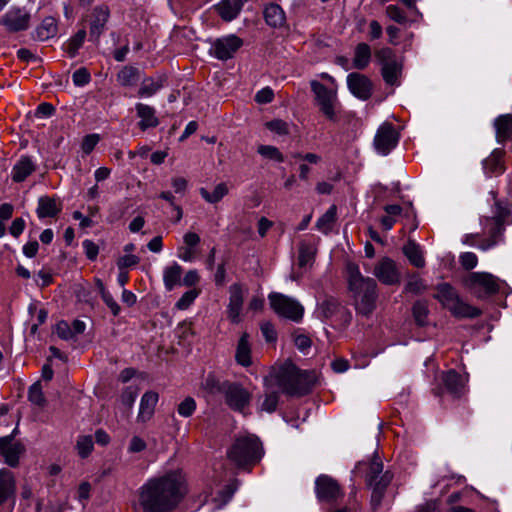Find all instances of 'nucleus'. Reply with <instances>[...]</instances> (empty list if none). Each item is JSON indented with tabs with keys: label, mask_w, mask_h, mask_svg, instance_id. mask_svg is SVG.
I'll return each mask as SVG.
<instances>
[{
	"label": "nucleus",
	"mask_w": 512,
	"mask_h": 512,
	"mask_svg": "<svg viewBox=\"0 0 512 512\" xmlns=\"http://www.w3.org/2000/svg\"><path fill=\"white\" fill-rule=\"evenodd\" d=\"M502 151L495 150L493 153L483 161L484 168L489 173H499L502 171L501 165Z\"/></svg>",
	"instance_id": "nucleus-46"
},
{
	"label": "nucleus",
	"mask_w": 512,
	"mask_h": 512,
	"mask_svg": "<svg viewBox=\"0 0 512 512\" xmlns=\"http://www.w3.org/2000/svg\"><path fill=\"white\" fill-rule=\"evenodd\" d=\"M257 152L261 156H263V157H265L267 159L274 160V161L279 162V163L284 161L283 154L275 146L259 145L258 149H257Z\"/></svg>",
	"instance_id": "nucleus-49"
},
{
	"label": "nucleus",
	"mask_w": 512,
	"mask_h": 512,
	"mask_svg": "<svg viewBox=\"0 0 512 512\" xmlns=\"http://www.w3.org/2000/svg\"><path fill=\"white\" fill-rule=\"evenodd\" d=\"M477 257L474 253L466 252L460 256V263L466 270H471L477 265Z\"/></svg>",
	"instance_id": "nucleus-62"
},
{
	"label": "nucleus",
	"mask_w": 512,
	"mask_h": 512,
	"mask_svg": "<svg viewBox=\"0 0 512 512\" xmlns=\"http://www.w3.org/2000/svg\"><path fill=\"white\" fill-rule=\"evenodd\" d=\"M399 141V134L391 123H383L374 137V147L382 155H387Z\"/></svg>",
	"instance_id": "nucleus-12"
},
{
	"label": "nucleus",
	"mask_w": 512,
	"mask_h": 512,
	"mask_svg": "<svg viewBox=\"0 0 512 512\" xmlns=\"http://www.w3.org/2000/svg\"><path fill=\"white\" fill-rule=\"evenodd\" d=\"M266 127L270 131L275 132L279 135H287L289 133L288 124L281 119H275L267 122Z\"/></svg>",
	"instance_id": "nucleus-56"
},
{
	"label": "nucleus",
	"mask_w": 512,
	"mask_h": 512,
	"mask_svg": "<svg viewBox=\"0 0 512 512\" xmlns=\"http://www.w3.org/2000/svg\"><path fill=\"white\" fill-rule=\"evenodd\" d=\"M36 38L44 41L52 38L57 33V21L54 17H46L35 30Z\"/></svg>",
	"instance_id": "nucleus-38"
},
{
	"label": "nucleus",
	"mask_w": 512,
	"mask_h": 512,
	"mask_svg": "<svg viewBox=\"0 0 512 512\" xmlns=\"http://www.w3.org/2000/svg\"><path fill=\"white\" fill-rule=\"evenodd\" d=\"M165 77L159 76L157 79L145 77L142 80L141 87L138 90V96L151 97L164 86Z\"/></svg>",
	"instance_id": "nucleus-37"
},
{
	"label": "nucleus",
	"mask_w": 512,
	"mask_h": 512,
	"mask_svg": "<svg viewBox=\"0 0 512 512\" xmlns=\"http://www.w3.org/2000/svg\"><path fill=\"white\" fill-rule=\"evenodd\" d=\"M346 271L348 287L355 300L356 311L363 316H370L376 308L378 298L376 281L363 276L356 263L348 262Z\"/></svg>",
	"instance_id": "nucleus-2"
},
{
	"label": "nucleus",
	"mask_w": 512,
	"mask_h": 512,
	"mask_svg": "<svg viewBox=\"0 0 512 512\" xmlns=\"http://www.w3.org/2000/svg\"><path fill=\"white\" fill-rule=\"evenodd\" d=\"M72 79L76 86H84L90 82L91 75L87 68L81 67L73 73Z\"/></svg>",
	"instance_id": "nucleus-55"
},
{
	"label": "nucleus",
	"mask_w": 512,
	"mask_h": 512,
	"mask_svg": "<svg viewBox=\"0 0 512 512\" xmlns=\"http://www.w3.org/2000/svg\"><path fill=\"white\" fill-rule=\"evenodd\" d=\"M197 295L198 293L196 290L186 291L177 301L176 307L181 310L187 309L194 302Z\"/></svg>",
	"instance_id": "nucleus-57"
},
{
	"label": "nucleus",
	"mask_w": 512,
	"mask_h": 512,
	"mask_svg": "<svg viewBox=\"0 0 512 512\" xmlns=\"http://www.w3.org/2000/svg\"><path fill=\"white\" fill-rule=\"evenodd\" d=\"M138 396V388L135 386H128L126 387L120 396V401L122 405L127 409L130 410Z\"/></svg>",
	"instance_id": "nucleus-52"
},
{
	"label": "nucleus",
	"mask_w": 512,
	"mask_h": 512,
	"mask_svg": "<svg viewBox=\"0 0 512 512\" xmlns=\"http://www.w3.org/2000/svg\"><path fill=\"white\" fill-rule=\"evenodd\" d=\"M383 463L378 456H374L370 462L368 472L366 474V482L379 479L383 474Z\"/></svg>",
	"instance_id": "nucleus-51"
},
{
	"label": "nucleus",
	"mask_w": 512,
	"mask_h": 512,
	"mask_svg": "<svg viewBox=\"0 0 512 512\" xmlns=\"http://www.w3.org/2000/svg\"><path fill=\"white\" fill-rule=\"evenodd\" d=\"M28 399L32 404L40 408H44L46 406L47 401L42 391L40 381H37L32 386H30L28 391Z\"/></svg>",
	"instance_id": "nucleus-45"
},
{
	"label": "nucleus",
	"mask_w": 512,
	"mask_h": 512,
	"mask_svg": "<svg viewBox=\"0 0 512 512\" xmlns=\"http://www.w3.org/2000/svg\"><path fill=\"white\" fill-rule=\"evenodd\" d=\"M463 285L478 299L489 298L500 290L499 279L487 272L469 273L464 278Z\"/></svg>",
	"instance_id": "nucleus-7"
},
{
	"label": "nucleus",
	"mask_w": 512,
	"mask_h": 512,
	"mask_svg": "<svg viewBox=\"0 0 512 512\" xmlns=\"http://www.w3.org/2000/svg\"><path fill=\"white\" fill-rule=\"evenodd\" d=\"M350 92L361 100H368L372 95L373 84L364 74L352 72L347 76Z\"/></svg>",
	"instance_id": "nucleus-18"
},
{
	"label": "nucleus",
	"mask_w": 512,
	"mask_h": 512,
	"mask_svg": "<svg viewBox=\"0 0 512 512\" xmlns=\"http://www.w3.org/2000/svg\"><path fill=\"white\" fill-rule=\"evenodd\" d=\"M393 479V474L390 471H385L379 479L366 482L371 488V499L370 505L372 512H377L381 507L382 500L385 496L387 487L390 485Z\"/></svg>",
	"instance_id": "nucleus-17"
},
{
	"label": "nucleus",
	"mask_w": 512,
	"mask_h": 512,
	"mask_svg": "<svg viewBox=\"0 0 512 512\" xmlns=\"http://www.w3.org/2000/svg\"><path fill=\"white\" fill-rule=\"evenodd\" d=\"M83 248L85 250L86 257L89 260L94 261L97 258L99 248L92 240H85L83 242Z\"/></svg>",
	"instance_id": "nucleus-64"
},
{
	"label": "nucleus",
	"mask_w": 512,
	"mask_h": 512,
	"mask_svg": "<svg viewBox=\"0 0 512 512\" xmlns=\"http://www.w3.org/2000/svg\"><path fill=\"white\" fill-rule=\"evenodd\" d=\"M412 315L418 326H426L428 324L429 309L427 301L418 300L413 304Z\"/></svg>",
	"instance_id": "nucleus-42"
},
{
	"label": "nucleus",
	"mask_w": 512,
	"mask_h": 512,
	"mask_svg": "<svg viewBox=\"0 0 512 512\" xmlns=\"http://www.w3.org/2000/svg\"><path fill=\"white\" fill-rule=\"evenodd\" d=\"M56 333L63 340H68L73 337V333H72V329H71L70 325L64 320L59 321L57 323Z\"/></svg>",
	"instance_id": "nucleus-60"
},
{
	"label": "nucleus",
	"mask_w": 512,
	"mask_h": 512,
	"mask_svg": "<svg viewBox=\"0 0 512 512\" xmlns=\"http://www.w3.org/2000/svg\"><path fill=\"white\" fill-rule=\"evenodd\" d=\"M386 15L391 20L397 22L398 24H404L407 22V17L404 11L398 7L397 5H389L386 7Z\"/></svg>",
	"instance_id": "nucleus-54"
},
{
	"label": "nucleus",
	"mask_w": 512,
	"mask_h": 512,
	"mask_svg": "<svg viewBox=\"0 0 512 512\" xmlns=\"http://www.w3.org/2000/svg\"><path fill=\"white\" fill-rule=\"evenodd\" d=\"M94 442L93 437L91 435H80L76 441V450L78 455L85 459L87 458L93 451Z\"/></svg>",
	"instance_id": "nucleus-43"
},
{
	"label": "nucleus",
	"mask_w": 512,
	"mask_h": 512,
	"mask_svg": "<svg viewBox=\"0 0 512 512\" xmlns=\"http://www.w3.org/2000/svg\"><path fill=\"white\" fill-rule=\"evenodd\" d=\"M337 208L332 205L316 222V228L324 234H328L336 221Z\"/></svg>",
	"instance_id": "nucleus-40"
},
{
	"label": "nucleus",
	"mask_w": 512,
	"mask_h": 512,
	"mask_svg": "<svg viewBox=\"0 0 512 512\" xmlns=\"http://www.w3.org/2000/svg\"><path fill=\"white\" fill-rule=\"evenodd\" d=\"M277 385L289 396H304L314 384V374L298 369L292 362L283 364L275 374Z\"/></svg>",
	"instance_id": "nucleus-3"
},
{
	"label": "nucleus",
	"mask_w": 512,
	"mask_h": 512,
	"mask_svg": "<svg viewBox=\"0 0 512 512\" xmlns=\"http://www.w3.org/2000/svg\"><path fill=\"white\" fill-rule=\"evenodd\" d=\"M451 314L456 318H477L481 315V310L477 307L463 302L460 298L449 309Z\"/></svg>",
	"instance_id": "nucleus-33"
},
{
	"label": "nucleus",
	"mask_w": 512,
	"mask_h": 512,
	"mask_svg": "<svg viewBox=\"0 0 512 512\" xmlns=\"http://www.w3.org/2000/svg\"><path fill=\"white\" fill-rule=\"evenodd\" d=\"M243 40L234 35L216 39L212 44V54L219 60H228L242 47Z\"/></svg>",
	"instance_id": "nucleus-14"
},
{
	"label": "nucleus",
	"mask_w": 512,
	"mask_h": 512,
	"mask_svg": "<svg viewBox=\"0 0 512 512\" xmlns=\"http://www.w3.org/2000/svg\"><path fill=\"white\" fill-rule=\"evenodd\" d=\"M158 399L159 395L154 391H147L143 394L137 415L138 422L146 423L152 419Z\"/></svg>",
	"instance_id": "nucleus-24"
},
{
	"label": "nucleus",
	"mask_w": 512,
	"mask_h": 512,
	"mask_svg": "<svg viewBox=\"0 0 512 512\" xmlns=\"http://www.w3.org/2000/svg\"><path fill=\"white\" fill-rule=\"evenodd\" d=\"M223 395L226 405L236 412H243L252 400V394L241 383L228 380Z\"/></svg>",
	"instance_id": "nucleus-10"
},
{
	"label": "nucleus",
	"mask_w": 512,
	"mask_h": 512,
	"mask_svg": "<svg viewBox=\"0 0 512 512\" xmlns=\"http://www.w3.org/2000/svg\"><path fill=\"white\" fill-rule=\"evenodd\" d=\"M374 275L385 285H394L400 282V274L395 262L389 258H382L374 267Z\"/></svg>",
	"instance_id": "nucleus-20"
},
{
	"label": "nucleus",
	"mask_w": 512,
	"mask_h": 512,
	"mask_svg": "<svg viewBox=\"0 0 512 512\" xmlns=\"http://www.w3.org/2000/svg\"><path fill=\"white\" fill-rule=\"evenodd\" d=\"M274 98L273 90L269 87H265L257 92L255 95V101L259 104H267L272 102Z\"/></svg>",
	"instance_id": "nucleus-61"
},
{
	"label": "nucleus",
	"mask_w": 512,
	"mask_h": 512,
	"mask_svg": "<svg viewBox=\"0 0 512 512\" xmlns=\"http://www.w3.org/2000/svg\"><path fill=\"white\" fill-rule=\"evenodd\" d=\"M316 255V248L308 243L302 242L299 246L298 264L300 267L313 262Z\"/></svg>",
	"instance_id": "nucleus-44"
},
{
	"label": "nucleus",
	"mask_w": 512,
	"mask_h": 512,
	"mask_svg": "<svg viewBox=\"0 0 512 512\" xmlns=\"http://www.w3.org/2000/svg\"><path fill=\"white\" fill-rule=\"evenodd\" d=\"M30 19V13L24 8L12 7L1 17L0 24L3 25L8 32L16 33L27 30L30 26Z\"/></svg>",
	"instance_id": "nucleus-13"
},
{
	"label": "nucleus",
	"mask_w": 512,
	"mask_h": 512,
	"mask_svg": "<svg viewBox=\"0 0 512 512\" xmlns=\"http://www.w3.org/2000/svg\"><path fill=\"white\" fill-rule=\"evenodd\" d=\"M226 381L221 382L214 374H208L204 380L203 387L211 394L224 393Z\"/></svg>",
	"instance_id": "nucleus-47"
},
{
	"label": "nucleus",
	"mask_w": 512,
	"mask_h": 512,
	"mask_svg": "<svg viewBox=\"0 0 512 512\" xmlns=\"http://www.w3.org/2000/svg\"><path fill=\"white\" fill-rule=\"evenodd\" d=\"M98 142H99V136L97 134H89V135L85 136L83 139V142H82V146H81L82 151L85 154H90Z\"/></svg>",
	"instance_id": "nucleus-59"
},
{
	"label": "nucleus",
	"mask_w": 512,
	"mask_h": 512,
	"mask_svg": "<svg viewBox=\"0 0 512 512\" xmlns=\"http://www.w3.org/2000/svg\"><path fill=\"white\" fill-rule=\"evenodd\" d=\"M250 354H251V350H250V345L248 342V334L243 333L238 341V344H237L236 355H235L237 363L243 367L250 366L251 365Z\"/></svg>",
	"instance_id": "nucleus-36"
},
{
	"label": "nucleus",
	"mask_w": 512,
	"mask_h": 512,
	"mask_svg": "<svg viewBox=\"0 0 512 512\" xmlns=\"http://www.w3.org/2000/svg\"><path fill=\"white\" fill-rule=\"evenodd\" d=\"M24 452V445L20 441H16L13 434L0 437V455L10 467L19 465V458Z\"/></svg>",
	"instance_id": "nucleus-15"
},
{
	"label": "nucleus",
	"mask_w": 512,
	"mask_h": 512,
	"mask_svg": "<svg viewBox=\"0 0 512 512\" xmlns=\"http://www.w3.org/2000/svg\"><path fill=\"white\" fill-rule=\"evenodd\" d=\"M140 259L138 256L133 254H127L119 258L117 265L119 269L129 268L139 263Z\"/></svg>",
	"instance_id": "nucleus-63"
},
{
	"label": "nucleus",
	"mask_w": 512,
	"mask_h": 512,
	"mask_svg": "<svg viewBox=\"0 0 512 512\" xmlns=\"http://www.w3.org/2000/svg\"><path fill=\"white\" fill-rule=\"evenodd\" d=\"M510 213L507 206L500 201H495L493 216L486 217L483 222V230L484 233L488 234V238L473 244H477L482 250H488L495 246L502 239L505 230L504 224Z\"/></svg>",
	"instance_id": "nucleus-5"
},
{
	"label": "nucleus",
	"mask_w": 512,
	"mask_h": 512,
	"mask_svg": "<svg viewBox=\"0 0 512 512\" xmlns=\"http://www.w3.org/2000/svg\"><path fill=\"white\" fill-rule=\"evenodd\" d=\"M270 306L276 314L294 322L303 318L304 308L295 299L281 293L273 292L268 296Z\"/></svg>",
	"instance_id": "nucleus-9"
},
{
	"label": "nucleus",
	"mask_w": 512,
	"mask_h": 512,
	"mask_svg": "<svg viewBox=\"0 0 512 512\" xmlns=\"http://www.w3.org/2000/svg\"><path fill=\"white\" fill-rule=\"evenodd\" d=\"M371 48L367 43H359L354 49L353 67L358 70H364L371 60Z\"/></svg>",
	"instance_id": "nucleus-32"
},
{
	"label": "nucleus",
	"mask_w": 512,
	"mask_h": 512,
	"mask_svg": "<svg viewBox=\"0 0 512 512\" xmlns=\"http://www.w3.org/2000/svg\"><path fill=\"white\" fill-rule=\"evenodd\" d=\"M196 401L193 397L187 396L183 401H181L177 406V412L180 416L188 418L194 414L196 411Z\"/></svg>",
	"instance_id": "nucleus-50"
},
{
	"label": "nucleus",
	"mask_w": 512,
	"mask_h": 512,
	"mask_svg": "<svg viewBox=\"0 0 512 512\" xmlns=\"http://www.w3.org/2000/svg\"><path fill=\"white\" fill-rule=\"evenodd\" d=\"M316 495L320 501H334L342 496L338 482L327 475H320L315 482Z\"/></svg>",
	"instance_id": "nucleus-16"
},
{
	"label": "nucleus",
	"mask_w": 512,
	"mask_h": 512,
	"mask_svg": "<svg viewBox=\"0 0 512 512\" xmlns=\"http://www.w3.org/2000/svg\"><path fill=\"white\" fill-rule=\"evenodd\" d=\"M310 84L320 111L330 121H336L335 106L338 102L336 91L328 89L324 84L316 80L311 81Z\"/></svg>",
	"instance_id": "nucleus-11"
},
{
	"label": "nucleus",
	"mask_w": 512,
	"mask_h": 512,
	"mask_svg": "<svg viewBox=\"0 0 512 512\" xmlns=\"http://www.w3.org/2000/svg\"><path fill=\"white\" fill-rule=\"evenodd\" d=\"M279 401V396L277 392H269L265 394L264 401L261 405V411H266L268 413H272L276 411L277 405Z\"/></svg>",
	"instance_id": "nucleus-53"
},
{
	"label": "nucleus",
	"mask_w": 512,
	"mask_h": 512,
	"mask_svg": "<svg viewBox=\"0 0 512 512\" xmlns=\"http://www.w3.org/2000/svg\"><path fill=\"white\" fill-rule=\"evenodd\" d=\"M260 328L267 342H275L277 340V332L271 322L266 321L261 323Z\"/></svg>",
	"instance_id": "nucleus-58"
},
{
	"label": "nucleus",
	"mask_w": 512,
	"mask_h": 512,
	"mask_svg": "<svg viewBox=\"0 0 512 512\" xmlns=\"http://www.w3.org/2000/svg\"><path fill=\"white\" fill-rule=\"evenodd\" d=\"M135 108L137 116L141 119L138 126L142 131L159 125V120L155 115V109L153 107L143 103H137Z\"/></svg>",
	"instance_id": "nucleus-27"
},
{
	"label": "nucleus",
	"mask_w": 512,
	"mask_h": 512,
	"mask_svg": "<svg viewBox=\"0 0 512 512\" xmlns=\"http://www.w3.org/2000/svg\"><path fill=\"white\" fill-rule=\"evenodd\" d=\"M36 169L35 164L28 156H22L14 165L11 178L14 182H23Z\"/></svg>",
	"instance_id": "nucleus-30"
},
{
	"label": "nucleus",
	"mask_w": 512,
	"mask_h": 512,
	"mask_svg": "<svg viewBox=\"0 0 512 512\" xmlns=\"http://www.w3.org/2000/svg\"><path fill=\"white\" fill-rule=\"evenodd\" d=\"M493 125L498 143H505L512 139V114L498 116Z\"/></svg>",
	"instance_id": "nucleus-26"
},
{
	"label": "nucleus",
	"mask_w": 512,
	"mask_h": 512,
	"mask_svg": "<svg viewBox=\"0 0 512 512\" xmlns=\"http://www.w3.org/2000/svg\"><path fill=\"white\" fill-rule=\"evenodd\" d=\"M263 16L266 24L272 28H281L286 23L284 10L275 3H270L264 8Z\"/></svg>",
	"instance_id": "nucleus-28"
},
{
	"label": "nucleus",
	"mask_w": 512,
	"mask_h": 512,
	"mask_svg": "<svg viewBox=\"0 0 512 512\" xmlns=\"http://www.w3.org/2000/svg\"><path fill=\"white\" fill-rule=\"evenodd\" d=\"M437 293L434 298L437 299L444 308L450 309L451 306L460 298L455 288L449 283H440L436 287Z\"/></svg>",
	"instance_id": "nucleus-31"
},
{
	"label": "nucleus",
	"mask_w": 512,
	"mask_h": 512,
	"mask_svg": "<svg viewBox=\"0 0 512 512\" xmlns=\"http://www.w3.org/2000/svg\"><path fill=\"white\" fill-rule=\"evenodd\" d=\"M187 493L184 476L172 471L149 479L139 489V504L143 512H172Z\"/></svg>",
	"instance_id": "nucleus-1"
},
{
	"label": "nucleus",
	"mask_w": 512,
	"mask_h": 512,
	"mask_svg": "<svg viewBox=\"0 0 512 512\" xmlns=\"http://www.w3.org/2000/svg\"><path fill=\"white\" fill-rule=\"evenodd\" d=\"M245 1L246 0H221V2L215 6V9L224 21L229 22L239 15Z\"/></svg>",
	"instance_id": "nucleus-25"
},
{
	"label": "nucleus",
	"mask_w": 512,
	"mask_h": 512,
	"mask_svg": "<svg viewBox=\"0 0 512 512\" xmlns=\"http://www.w3.org/2000/svg\"><path fill=\"white\" fill-rule=\"evenodd\" d=\"M403 253L413 266L417 268L425 266V259L422 254V250L415 241L409 239L403 247Z\"/></svg>",
	"instance_id": "nucleus-34"
},
{
	"label": "nucleus",
	"mask_w": 512,
	"mask_h": 512,
	"mask_svg": "<svg viewBox=\"0 0 512 512\" xmlns=\"http://www.w3.org/2000/svg\"><path fill=\"white\" fill-rule=\"evenodd\" d=\"M317 311L325 320H330L337 327H347L352 320L350 311L333 296H326L318 304Z\"/></svg>",
	"instance_id": "nucleus-8"
},
{
	"label": "nucleus",
	"mask_w": 512,
	"mask_h": 512,
	"mask_svg": "<svg viewBox=\"0 0 512 512\" xmlns=\"http://www.w3.org/2000/svg\"><path fill=\"white\" fill-rule=\"evenodd\" d=\"M182 273L183 269L177 263H174L172 266L165 268L163 274V281L165 288L168 291L173 290V288L180 283Z\"/></svg>",
	"instance_id": "nucleus-39"
},
{
	"label": "nucleus",
	"mask_w": 512,
	"mask_h": 512,
	"mask_svg": "<svg viewBox=\"0 0 512 512\" xmlns=\"http://www.w3.org/2000/svg\"><path fill=\"white\" fill-rule=\"evenodd\" d=\"M377 63L381 66L384 82L390 86H399L403 71V59L398 58L389 47H383L374 53Z\"/></svg>",
	"instance_id": "nucleus-6"
},
{
	"label": "nucleus",
	"mask_w": 512,
	"mask_h": 512,
	"mask_svg": "<svg viewBox=\"0 0 512 512\" xmlns=\"http://www.w3.org/2000/svg\"><path fill=\"white\" fill-rule=\"evenodd\" d=\"M263 446L254 435L239 437L227 452L228 458L239 468L254 466L263 456Z\"/></svg>",
	"instance_id": "nucleus-4"
},
{
	"label": "nucleus",
	"mask_w": 512,
	"mask_h": 512,
	"mask_svg": "<svg viewBox=\"0 0 512 512\" xmlns=\"http://www.w3.org/2000/svg\"><path fill=\"white\" fill-rule=\"evenodd\" d=\"M229 292L230 297L227 307V316L231 322L238 323L240 321L239 315L244 302L242 285L240 283L232 284L229 288Z\"/></svg>",
	"instance_id": "nucleus-21"
},
{
	"label": "nucleus",
	"mask_w": 512,
	"mask_h": 512,
	"mask_svg": "<svg viewBox=\"0 0 512 512\" xmlns=\"http://www.w3.org/2000/svg\"><path fill=\"white\" fill-rule=\"evenodd\" d=\"M228 187L225 183H219L214 188L213 192H209L206 188H200V195L203 197L205 201L208 203H217L223 199L224 196L228 194Z\"/></svg>",
	"instance_id": "nucleus-41"
},
{
	"label": "nucleus",
	"mask_w": 512,
	"mask_h": 512,
	"mask_svg": "<svg viewBox=\"0 0 512 512\" xmlns=\"http://www.w3.org/2000/svg\"><path fill=\"white\" fill-rule=\"evenodd\" d=\"M62 211V202L56 197L47 195L38 199L36 213L39 219L55 218Z\"/></svg>",
	"instance_id": "nucleus-23"
},
{
	"label": "nucleus",
	"mask_w": 512,
	"mask_h": 512,
	"mask_svg": "<svg viewBox=\"0 0 512 512\" xmlns=\"http://www.w3.org/2000/svg\"><path fill=\"white\" fill-rule=\"evenodd\" d=\"M110 17V10L107 5H100L93 9L90 16L89 36L90 40L98 42L105 30L106 23Z\"/></svg>",
	"instance_id": "nucleus-19"
},
{
	"label": "nucleus",
	"mask_w": 512,
	"mask_h": 512,
	"mask_svg": "<svg viewBox=\"0 0 512 512\" xmlns=\"http://www.w3.org/2000/svg\"><path fill=\"white\" fill-rule=\"evenodd\" d=\"M442 383L444 384L448 393L454 397H460L463 393L464 384L461 375L455 370L451 369L442 373Z\"/></svg>",
	"instance_id": "nucleus-29"
},
{
	"label": "nucleus",
	"mask_w": 512,
	"mask_h": 512,
	"mask_svg": "<svg viewBox=\"0 0 512 512\" xmlns=\"http://www.w3.org/2000/svg\"><path fill=\"white\" fill-rule=\"evenodd\" d=\"M141 77V71L135 66H124L117 74V81L123 87L135 86Z\"/></svg>",
	"instance_id": "nucleus-35"
},
{
	"label": "nucleus",
	"mask_w": 512,
	"mask_h": 512,
	"mask_svg": "<svg viewBox=\"0 0 512 512\" xmlns=\"http://www.w3.org/2000/svg\"><path fill=\"white\" fill-rule=\"evenodd\" d=\"M16 479L14 473L6 468L0 469V506L7 501L15 502Z\"/></svg>",
	"instance_id": "nucleus-22"
},
{
	"label": "nucleus",
	"mask_w": 512,
	"mask_h": 512,
	"mask_svg": "<svg viewBox=\"0 0 512 512\" xmlns=\"http://www.w3.org/2000/svg\"><path fill=\"white\" fill-rule=\"evenodd\" d=\"M85 37L86 31L84 29L78 30L77 33L73 37H71L66 48V52L69 54L70 57H74L77 54L79 48L84 43Z\"/></svg>",
	"instance_id": "nucleus-48"
}]
</instances>
